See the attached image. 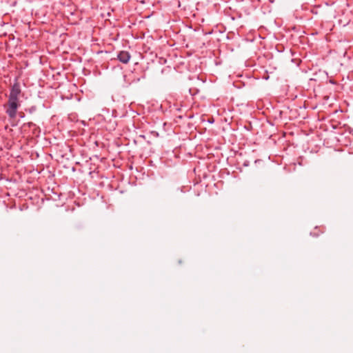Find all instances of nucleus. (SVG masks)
I'll use <instances>...</instances> for the list:
<instances>
[{"instance_id": "nucleus-6", "label": "nucleus", "mask_w": 353, "mask_h": 353, "mask_svg": "<svg viewBox=\"0 0 353 353\" xmlns=\"http://www.w3.org/2000/svg\"><path fill=\"white\" fill-rule=\"evenodd\" d=\"M20 117L23 118L24 117V114H20Z\"/></svg>"}, {"instance_id": "nucleus-3", "label": "nucleus", "mask_w": 353, "mask_h": 353, "mask_svg": "<svg viewBox=\"0 0 353 353\" xmlns=\"http://www.w3.org/2000/svg\"><path fill=\"white\" fill-rule=\"evenodd\" d=\"M24 127L28 126L29 128H34V130H37V127L36 126V124H34L32 122H28V123H26L23 125Z\"/></svg>"}, {"instance_id": "nucleus-2", "label": "nucleus", "mask_w": 353, "mask_h": 353, "mask_svg": "<svg viewBox=\"0 0 353 353\" xmlns=\"http://www.w3.org/2000/svg\"><path fill=\"white\" fill-rule=\"evenodd\" d=\"M131 58V55L129 52L125 50L120 51L117 54V59L120 62L123 63H128Z\"/></svg>"}, {"instance_id": "nucleus-5", "label": "nucleus", "mask_w": 353, "mask_h": 353, "mask_svg": "<svg viewBox=\"0 0 353 353\" xmlns=\"http://www.w3.org/2000/svg\"><path fill=\"white\" fill-rule=\"evenodd\" d=\"M151 133L153 134V136L154 137H158L159 136V133L155 132V131H152L151 132Z\"/></svg>"}, {"instance_id": "nucleus-1", "label": "nucleus", "mask_w": 353, "mask_h": 353, "mask_svg": "<svg viewBox=\"0 0 353 353\" xmlns=\"http://www.w3.org/2000/svg\"><path fill=\"white\" fill-rule=\"evenodd\" d=\"M21 93V85L19 83L15 80L10 88L8 103L4 105L6 113L10 119H14L17 116V110L21 105L19 98Z\"/></svg>"}, {"instance_id": "nucleus-4", "label": "nucleus", "mask_w": 353, "mask_h": 353, "mask_svg": "<svg viewBox=\"0 0 353 353\" xmlns=\"http://www.w3.org/2000/svg\"><path fill=\"white\" fill-rule=\"evenodd\" d=\"M36 107L35 106H32L28 109H26V111H28L29 113L32 114L34 112L36 111Z\"/></svg>"}]
</instances>
